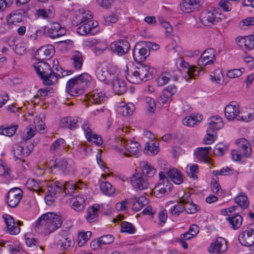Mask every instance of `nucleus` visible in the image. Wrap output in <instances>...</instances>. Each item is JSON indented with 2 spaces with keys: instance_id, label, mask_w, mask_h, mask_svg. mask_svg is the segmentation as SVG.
<instances>
[{
  "instance_id": "774afa93",
  "label": "nucleus",
  "mask_w": 254,
  "mask_h": 254,
  "mask_svg": "<svg viewBox=\"0 0 254 254\" xmlns=\"http://www.w3.org/2000/svg\"><path fill=\"white\" fill-rule=\"evenodd\" d=\"M195 119L194 117L190 116L184 119L183 120V123L186 126L192 127L196 124V122H195Z\"/></svg>"
},
{
  "instance_id": "c756f323",
  "label": "nucleus",
  "mask_w": 254,
  "mask_h": 254,
  "mask_svg": "<svg viewBox=\"0 0 254 254\" xmlns=\"http://www.w3.org/2000/svg\"><path fill=\"white\" fill-rule=\"evenodd\" d=\"M159 164L161 168L164 171H160L158 175H165V174H166V175H182V172L177 168H168L165 162L163 160L160 161Z\"/></svg>"
},
{
  "instance_id": "f257e3e1",
  "label": "nucleus",
  "mask_w": 254,
  "mask_h": 254,
  "mask_svg": "<svg viewBox=\"0 0 254 254\" xmlns=\"http://www.w3.org/2000/svg\"><path fill=\"white\" fill-rule=\"evenodd\" d=\"M62 223L60 216L53 212H48L43 214L36 220L35 229L37 231L42 227L46 234H50L60 228Z\"/></svg>"
},
{
  "instance_id": "864d4df0",
  "label": "nucleus",
  "mask_w": 254,
  "mask_h": 254,
  "mask_svg": "<svg viewBox=\"0 0 254 254\" xmlns=\"http://www.w3.org/2000/svg\"><path fill=\"white\" fill-rule=\"evenodd\" d=\"M36 14L38 17L46 19L52 16V9H39L36 11Z\"/></svg>"
},
{
  "instance_id": "423d86ee",
  "label": "nucleus",
  "mask_w": 254,
  "mask_h": 254,
  "mask_svg": "<svg viewBox=\"0 0 254 254\" xmlns=\"http://www.w3.org/2000/svg\"><path fill=\"white\" fill-rule=\"evenodd\" d=\"M236 143L239 144L241 154H239L236 150L232 151L231 154L233 160L236 161H240L242 156L249 157L251 154V147L248 141L245 138H241L240 140H237Z\"/></svg>"
},
{
  "instance_id": "37998d69",
  "label": "nucleus",
  "mask_w": 254,
  "mask_h": 254,
  "mask_svg": "<svg viewBox=\"0 0 254 254\" xmlns=\"http://www.w3.org/2000/svg\"><path fill=\"white\" fill-rule=\"evenodd\" d=\"M171 74L169 72H163L161 73L157 78L156 82L159 86H163L169 82L170 80Z\"/></svg>"
},
{
  "instance_id": "e433bc0d",
  "label": "nucleus",
  "mask_w": 254,
  "mask_h": 254,
  "mask_svg": "<svg viewBox=\"0 0 254 254\" xmlns=\"http://www.w3.org/2000/svg\"><path fill=\"white\" fill-rule=\"evenodd\" d=\"M100 188L104 194L109 196L113 194L115 191V189L113 188L112 185L107 182H102L100 185Z\"/></svg>"
},
{
  "instance_id": "412c9836",
  "label": "nucleus",
  "mask_w": 254,
  "mask_h": 254,
  "mask_svg": "<svg viewBox=\"0 0 254 254\" xmlns=\"http://www.w3.org/2000/svg\"><path fill=\"white\" fill-rule=\"evenodd\" d=\"M211 149V147L197 148L195 151V154L197 159L202 162L209 163L210 158L208 156V154Z\"/></svg>"
},
{
  "instance_id": "0e129e2a",
  "label": "nucleus",
  "mask_w": 254,
  "mask_h": 254,
  "mask_svg": "<svg viewBox=\"0 0 254 254\" xmlns=\"http://www.w3.org/2000/svg\"><path fill=\"white\" fill-rule=\"evenodd\" d=\"M97 78L101 81H105L108 75L107 72L103 71L102 69L97 68L95 71Z\"/></svg>"
},
{
  "instance_id": "ddd939ff",
  "label": "nucleus",
  "mask_w": 254,
  "mask_h": 254,
  "mask_svg": "<svg viewBox=\"0 0 254 254\" xmlns=\"http://www.w3.org/2000/svg\"><path fill=\"white\" fill-rule=\"evenodd\" d=\"M55 53L54 47L52 45H47L41 47L36 51L35 57L39 61L50 59Z\"/></svg>"
},
{
  "instance_id": "a878e982",
  "label": "nucleus",
  "mask_w": 254,
  "mask_h": 254,
  "mask_svg": "<svg viewBox=\"0 0 254 254\" xmlns=\"http://www.w3.org/2000/svg\"><path fill=\"white\" fill-rule=\"evenodd\" d=\"M135 201L133 203L132 209L134 211L137 212L140 211L143 206L148 203V200L145 195H141L138 197L134 196Z\"/></svg>"
},
{
  "instance_id": "72a5a7b5",
  "label": "nucleus",
  "mask_w": 254,
  "mask_h": 254,
  "mask_svg": "<svg viewBox=\"0 0 254 254\" xmlns=\"http://www.w3.org/2000/svg\"><path fill=\"white\" fill-rule=\"evenodd\" d=\"M73 60V64L74 68L79 70L81 68L83 65V60L81 53L79 51L74 52L72 56Z\"/></svg>"
},
{
  "instance_id": "a19ab883",
  "label": "nucleus",
  "mask_w": 254,
  "mask_h": 254,
  "mask_svg": "<svg viewBox=\"0 0 254 254\" xmlns=\"http://www.w3.org/2000/svg\"><path fill=\"white\" fill-rule=\"evenodd\" d=\"M184 210L188 214H194L200 209V207L197 204H194L192 200L184 205Z\"/></svg>"
},
{
  "instance_id": "c85d7f7f",
  "label": "nucleus",
  "mask_w": 254,
  "mask_h": 254,
  "mask_svg": "<svg viewBox=\"0 0 254 254\" xmlns=\"http://www.w3.org/2000/svg\"><path fill=\"white\" fill-rule=\"evenodd\" d=\"M105 94L102 92H94L89 98V101L95 104H102L107 99Z\"/></svg>"
},
{
  "instance_id": "393cba45",
  "label": "nucleus",
  "mask_w": 254,
  "mask_h": 254,
  "mask_svg": "<svg viewBox=\"0 0 254 254\" xmlns=\"http://www.w3.org/2000/svg\"><path fill=\"white\" fill-rule=\"evenodd\" d=\"M85 200L82 195L77 196L76 197L72 198L71 200V207L77 212H81L83 211L85 208Z\"/></svg>"
},
{
  "instance_id": "680f3d73",
  "label": "nucleus",
  "mask_w": 254,
  "mask_h": 254,
  "mask_svg": "<svg viewBox=\"0 0 254 254\" xmlns=\"http://www.w3.org/2000/svg\"><path fill=\"white\" fill-rule=\"evenodd\" d=\"M218 182L219 181L217 176H214V177L212 178L211 187L213 192L217 193L220 190V187Z\"/></svg>"
},
{
  "instance_id": "b1692460",
  "label": "nucleus",
  "mask_w": 254,
  "mask_h": 254,
  "mask_svg": "<svg viewBox=\"0 0 254 254\" xmlns=\"http://www.w3.org/2000/svg\"><path fill=\"white\" fill-rule=\"evenodd\" d=\"M125 150L132 154L138 157L140 150V144L132 140L127 141L125 144Z\"/></svg>"
},
{
  "instance_id": "3c124183",
  "label": "nucleus",
  "mask_w": 254,
  "mask_h": 254,
  "mask_svg": "<svg viewBox=\"0 0 254 254\" xmlns=\"http://www.w3.org/2000/svg\"><path fill=\"white\" fill-rule=\"evenodd\" d=\"M158 21L159 23L166 29V35L169 36L173 31V28L169 22L166 21L163 18L158 17Z\"/></svg>"
},
{
  "instance_id": "7ed1b4c3",
  "label": "nucleus",
  "mask_w": 254,
  "mask_h": 254,
  "mask_svg": "<svg viewBox=\"0 0 254 254\" xmlns=\"http://www.w3.org/2000/svg\"><path fill=\"white\" fill-rule=\"evenodd\" d=\"M156 72L154 68L145 64H141L139 66L135 67L131 74L127 73L126 78L129 82L133 84H139L143 81L152 79Z\"/></svg>"
},
{
  "instance_id": "9d476101",
  "label": "nucleus",
  "mask_w": 254,
  "mask_h": 254,
  "mask_svg": "<svg viewBox=\"0 0 254 254\" xmlns=\"http://www.w3.org/2000/svg\"><path fill=\"white\" fill-rule=\"evenodd\" d=\"M239 241L242 245L245 247L254 246V225H250L248 230L240 234Z\"/></svg>"
},
{
  "instance_id": "cd10ccee",
  "label": "nucleus",
  "mask_w": 254,
  "mask_h": 254,
  "mask_svg": "<svg viewBox=\"0 0 254 254\" xmlns=\"http://www.w3.org/2000/svg\"><path fill=\"white\" fill-rule=\"evenodd\" d=\"M173 204V202L170 201L166 203V207L169 208L170 213L174 216L177 217L182 213L185 209V206L178 202L177 204L169 207L170 205Z\"/></svg>"
},
{
  "instance_id": "69168bd1",
  "label": "nucleus",
  "mask_w": 254,
  "mask_h": 254,
  "mask_svg": "<svg viewBox=\"0 0 254 254\" xmlns=\"http://www.w3.org/2000/svg\"><path fill=\"white\" fill-rule=\"evenodd\" d=\"M166 177L169 179V182L171 181L176 185H180L184 181L183 176H166Z\"/></svg>"
},
{
  "instance_id": "a18cd8bd",
  "label": "nucleus",
  "mask_w": 254,
  "mask_h": 254,
  "mask_svg": "<svg viewBox=\"0 0 254 254\" xmlns=\"http://www.w3.org/2000/svg\"><path fill=\"white\" fill-rule=\"evenodd\" d=\"M92 233L90 231L81 232L78 233V245L82 246L91 237Z\"/></svg>"
},
{
  "instance_id": "6e6552de",
  "label": "nucleus",
  "mask_w": 254,
  "mask_h": 254,
  "mask_svg": "<svg viewBox=\"0 0 254 254\" xmlns=\"http://www.w3.org/2000/svg\"><path fill=\"white\" fill-rule=\"evenodd\" d=\"M55 243L61 250H65L72 247L73 241L68 237V231L63 230L56 236Z\"/></svg>"
},
{
  "instance_id": "6ab92c4d",
  "label": "nucleus",
  "mask_w": 254,
  "mask_h": 254,
  "mask_svg": "<svg viewBox=\"0 0 254 254\" xmlns=\"http://www.w3.org/2000/svg\"><path fill=\"white\" fill-rule=\"evenodd\" d=\"M3 218L6 225L7 231L11 235H17L20 231V228L15 225L14 219L9 215L5 214Z\"/></svg>"
},
{
  "instance_id": "9b49d317",
  "label": "nucleus",
  "mask_w": 254,
  "mask_h": 254,
  "mask_svg": "<svg viewBox=\"0 0 254 254\" xmlns=\"http://www.w3.org/2000/svg\"><path fill=\"white\" fill-rule=\"evenodd\" d=\"M130 48L129 42L124 39L115 41L111 44V49L113 52L120 56L127 53L129 50Z\"/></svg>"
},
{
  "instance_id": "bf43d9fd",
  "label": "nucleus",
  "mask_w": 254,
  "mask_h": 254,
  "mask_svg": "<svg viewBox=\"0 0 254 254\" xmlns=\"http://www.w3.org/2000/svg\"><path fill=\"white\" fill-rule=\"evenodd\" d=\"M242 73L241 69H233L228 71L227 76L229 78H234L241 76Z\"/></svg>"
},
{
  "instance_id": "7c9ffc66",
  "label": "nucleus",
  "mask_w": 254,
  "mask_h": 254,
  "mask_svg": "<svg viewBox=\"0 0 254 254\" xmlns=\"http://www.w3.org/2000/svg\"><path fill=\"white\" fill-rule=\"evenodd\" d=\"M134 105L131 103L119 107L118 111L119 113L123 116H128L131 115L135 111Z\"/></svg>"
},
{
  "instance_id": "de8ad7c7",
  "label": "nucleus",
  "mask_w": 254,
  "mask_h": 254,
  "mask_svg": "<svg viewBox=\"0 0 254 254\" xmlns=\"http://www.w3.org/2000/svg\"><path fill=\"white\" fill-rule=\"evenodd\" d=\"M228 149V146L224 145L222 143H219L215 145L213 149V153L216 155L222 156Z\"/></svg>"
},
{
  "instance_id": "a211bd4d",
  "label": "nucleus",
  "mask_w": 254,
  "mask_h": 254,
  "mask_svg": "<svg viewBox=\"0 0 254 254\" xmlns=\"http://www.w3.org/2000/svg\"><path fill=\"white\" fill-rule=\"evenodd\" d=\"M112 86L115 94L122 95L126 93L127 86L125 81L117 77H114L112 80Z\"/></svg>"
},
{
  "instance_id": "473e14b6",
  "label": "nucleus",
  "mask_w": 254,
  "mask_h": 254,
  "mask_svg": "<svg viewBox=\"0 0 254 254\" xmlns=\"http://www.w3.org/2000/svg\"><path fill=\"white\" fill-rule=\"evenodd\" d=\"M61 123L64 127L70 129H74L78 126L77 120L71 117L64 118L62 119Z\"/></svg>"
},
{
  "instance_id": "1a4fd4ad",
  "label": "nucleus",
  "mask_w": 254,
  "mask_h": 254,
  "mask_svg": "<svg viewBox=\"0 0 254 254\" xmlns=\"http://www.w3.org/2000/svg\"><path fill=\"white\" fill-rule=\"evenodd\" d=\"M23 195L22 190L19 188L10 189L7 194V203L9 207L15 208L19 203Z\"/></svg>"
},
{
  "instance_id": "f8f14e48",
  "label": "nucleus",
  "mask_w": 254,
  "mask_h": 254,
  "mask_svg": "<svg viewBox=\"0 0 254 254\" xmlns=\"http://www.w3.org/2000/svg\"><path fill=\"white\" fill-rule=\"evenodd\" d=\"M159 177L160 182L159 184L158 187L156 189V190L154 191L158 197H161L167 194L172 186L171 183L169 182V179L166 177V176H159Z\"/></svg>"
},
{
  "instance_id": "09e8293b",
  "label": "nucleus",
  "mask_w": 254,
  "mask_h": 254,
  "mask_svg": "<svg viewBox=\"0 0 254 254\" xmlns=\"http://www.w3.org/2000/svg\"><path fill=\"white\" fill-rule=\"evenodd\" d=\"M99 245H100V248H102L106 245L112 243L114 240V237L111 235H104L99 239Z\"/></svg>"
},
{
  "instance_id": "39448f33",
  "label": "nucleus",
  "mask_w": 254,
  "mask_h": 254,
  "mask_svg": "<svg viewBox=\"0 0 254 254\" xmlns=\"http://www.w3.org/2000/svg\"><path fill=\"white\" fill-rule=\"evenodd\" d=\"M224 112L226 118L229 121L236 119L238 121L248 122L254 119V111L253 113H249L247 116L241 115L238 104L235 102L227 105Z\"/></svg>"
},
{
  "instance_id": "c9c22d12",
  "label": "nucleus",
  "mask_w": 254,
  "mask_h": 254,
  "mask_svg": "<svg viewBox=\"0 0 254 254\" xmlns=\"http://www.w3.org/2000/svg\"><path fill=\"white\" fill-rule=\"evenodd\" d=\"M226 220L229 222L233 229H237L241 225L243 218L241 215L237 214L234 216L227 217Z\"/></svg>"
},
{
  "instance_id": "79ce46f5",
  "label": "nucleus",
  "mask_w": 254,
  "mask_h": 254,
  "mask_svg": "<svg viewBox=\"0 0 254 254\" xmlns=\"http://www.w3.org/2000/svg\"><path fill=\"white\" fill-rule=\"evenodd\" d=\"M0 245L1 247L8 248L11 254H15L20 252L19 247L14 246L12 243L9 241L1 240L0 241Z\"/></svg>"
},
{
  "instance_id": "f704fd0d",
  "label": "nucleus",
  "mask_w": 254,
  "mask_h": 254,
  "mask_svg": "<svg viewBox=\"0 0 254 254\" xmlns=\"http://www.w3.org/2000/svg\"><path fill=\"white\" fill-rule=\"evenodd\" d=\"M80 185L75 184L73 182H65L64 187V191L65 194L71 195L74 192V191L76 188H80V186L83 184V182L80 181Z\"/></svg>"
},
{
  "instance_id": "f03ea898",
  "label": "nucleus",
  "mask_w": 254,
  "mask_h": 254,
  "mask_svg": "<svg viewBox=\"0 0 254 254\" xmlns=\"http://www.w3.org/2000/svg\"><path fill=\"white\" fill-rule=\"evenodd\" d=\"M92 77L87 73H83L69 80L66 85V90L71 96H78L84 93L91 83Z\"/></svg>"
},
{
  "instance_id": "5701e85b",
  "label": "nucleus",
  "mask_w": 254,
  "mask_h": 254,
  "mask_svg": "<svg viewBox=\"0 0 254 254\" xmlns=\"http://www.w3.org/2000/svg\"><path fill=\"white\" fill-rule=\"evenodd\" d=\"M31 149L28 147L25 148L22 146H17L16 148L13 150V154L15 160L19 159L21 160L24 157H27L32 151L33 146L31 145Z\"/></svg>"
},
{
  "instance_id": "ea45409f",
  "label": "nucleus",
  "mask_w": 254,
  "mask_h": 254,
  "mask_svg": "<svg viewBox=\"0 0 254 254\" xmlns=\"http://www.w3.org/2000/svg\"><path fill=\"white\" fill-rule=\"evenodd\" d=\"M235 202L242 208H246L248 206V198L244 193H240L235 198Z\"/></svg>"
},
{
  "instance_id": "4be33fe9",
  "label": "nucleus",
  "mask_w": 254,
  "mask_h": 254,
  "mask_svg": "<svg viewBox=\"0 0 254 254\" xmlns=\"http://www.w3.org/2000/svg\"><path fill=\"white\" fill-rule=\"evenodd\" d=\"M23 11L18 9L14 11L7 16L6 20L8 25L16 24L21 22L23 18Z\"/></svg>"
},
{
  "instance_id": "4d7b16f0",
  "label": "nucleus",
  "mask_w": 254,
  "mask_h": 254,
  "mask_svg": "<svg viewBox=\"0 0 254 254\" xmlns=\"http://www.w3.org/2000/svg\"><path fill=\"white\" fill-rule=\"evenodd\" d=\"M246 39V49L250 50L253 49L254 47V36L250 35L245 36Z\"/></svg>"
},
{
  "instance_id": "2eb2a0df",
  "label": "nucleus",
  "mask_w": 254,
  "mask_h": 254,
  "mask_svg": "<svg viewBox=\"0 0 254 254\" xmlns=\"http://www.w3.org/2000/svg\"><path fill=\"white\" fill-rule=\"evenodd\" d=\"M227 249V245L226 240L219 237L210 244L208 251L210 253H223Z\"/></svg>"
},
{
  "instance_id": "0eeeda50",
  "label": "nucleus",
  "mask_w": 254,
  "mask_h": 254,
  "mask_svg": "<svg viewBox=\"0 0 254 254\" xmlns=\"http://www.w3.org/2000/svg\"><path fill=\"white\" fill-rule=\"evenodd\" d=\"M134 60L137 63L143 62L150 55V51L145 46V41L138 42L132 50Z\"/></svg>"
},
{
  "instance_id": "4c0bfd02",
  "label": "nucleus",
  "mask_w": 254,
  "mask_h": 254,
  "mask_svg": "<svg viewBox=\"0 0 254 254\" xmlns=\"http://www.w3.org/2000/svg\"><path fill=\"white\" fill-rule=\"evenodd\" d=\"M148 151H150L154 155L157 154L159 151V143L153 141L147 142L143 152L146 154Z\"/></svg>"
},
{
  "instance_id": "f3484780",
  "label": "nucleus",
  "mask_w": 254,
  "mask_h": 254,
  "mask_svg": "<svg viewBox=\"0 0 254 254\" xmlns=\"http://www.w3.org/2000/svg\"><path fill=\"white\" fill-rule=\"evenodd\" d=\"M131 183L134 188L139 190H145L149 186L146 176H132Z\"/></svg>"
},
{
  "instance_id": "bb28decb",
  "label": "nucleus",
  "mask_w": 254,
  "mask_h": 254,
  "mask_svg": "<svg viewBox=\"0 0 254 254\" xmlns=\"http://www.w3.org/2000/svg\"><path fill=\"white\" fill-rule=\"evenodd\" d=\"M86 220L90 223L95 221L98 217L99 214V205H93L89 207L86 210Z\"/></svg>"
},
{
  "instance_id": "49530a36",
  "label": "nucleus",
  "mask_w": 254,
  "mask_h": 254,
  "mask_svg": "<svg viewBox=\"0 0 254 254\" xmlns=\"http://www.w3.org/2000/svg\"><path fill=\"white\" fill-rule=\"evenodd\" d=\"M140 167L143 175H153L156 173V169L144 162L140 164Z\"/></svg>"
},
{
  "instance_id": "58836bf2",
  "label": "nucleus",
  "mask_w": 254,
  "mask_h": 254,
  "mask_svg": "<svg viewBox=\"0 0 254 254\" xmlns=\"http://www.w3.org/2000/svg\"><path fill=\"white\" fill-rule=\"evenodd\" d=\"M90 23L91 22H87L83 24H80V26L77 28V33L81 35L91 33L92 27Z\"/></svg>"
},
{
  "instance_id": "13d9d810",
  "label": "nucleus",
  "mask_w": 254,
  "mask_h": 254,
  "mask_svg": "<svg viewBox=\"0 0 254 254\" xmlns=\"http://www.w3.org/2000/svg\"><path fill=\"white\" fill-rule=\"evenodd\" d=\"M177 92V88L174 85H169L165 88L163 90L165 95L167 97H171Z\"/></svg>"
},
{
  "instance_id": "20e7f679",
  "label": "nucleus",
  "mask_w": 254,
  "mask_h": 254,
  "mask_svg": "<svg viewBox=\"0 0 254 254\" xmlns=\"http://www.w3.org/2000/svg\"><path fill=\"white\" fill-rule=\"evenodd\" d=\"M37 74L43 80V83L47 85H52L57 83L60 75L55 73L49 64L40 61L33 64Z\"/></svg>"
},
{
  "instance_id": "aec40b11",
  "label": "nucleus",
  "mask_w": 254,
  "mask_h": 254,
  "mask_svg": "<svg viewBox=\"0 0 254 254\" xmlns=\"http://www.w3.org/2000/svg\"><path fill=\"white\" fill-rule=\"evenodd\" d=\"M93 18L91 14H89V12L86 11L83 9H80L78 13H76L73 20V23L76 26L80 24L86 23V21H89Z\"/></svg>"
},
{
  "instance_id": "603ef678",
  "label": "nucleus",
  "mask_w": 254,
  "mask_h": 254,
  "mask_svg": "<svg viewBox=\"0 0 254 254\" xmlns=\"http://www.w3.org/2000/svg\"><path fill=\"white\" fill-rule=\"evenodd\" d=\"M86 138L89 142H93L98 146L101 145L103 142L101 137L93 132L91 135L87 134Z\"/></svg>"
},
{
  "instance_id": "dca6fc26",
  "label": "nucleus",
  "mask_w": 254,
  "mask_h": 254,
  "mask_svg": "<svg viewBox=\"0 0 254 254\" xmlns=\"http://www.w3.org/2000/svg\"><path fill=\"white\" fill-rule=\"evenodd\" d=\"M66 33L65 29L62 27L60 23L54 22L48 28L47 34L52 39L60 37Z\"/></svg>"
},
{
  "instance_id": "8fccbe9b",
  "label": "nucleus",
  "mask_w": 254,
  "mask_h": 254,
  "mask_svg": "<svg viewBox=\"0 0 254 254\" xmlns=\"http://www.w3.org/2000/svg\"><path fill=\"white\" fill-rule=\"evenodd\" d=\"M215 50L212 48H208L205 50L201 54L202 57L210 60V62H214L215 61Z\"/></svg>"
},
{
  "instance_id": "4468645a",
  "label": "nucleus",
  "mask_w": 254,
  "mask_h": 254,
  "mask_svg": "<svg viewBox=\"0 0 254 254\" xmlns=\"http://www.w3.org/2000/svg\"><path fill=\"white\" fill-rule=\"evenodd\" d=\"M200 20L201 23L206 26H210L221 21V18L217 17L216 13L208 10L201 13Z\"/></svg>"
},
{
  "instance_id": "338daca9",
  "label": "nucleus",
  "mask_w": 254,
  "mask_h": 254,
  "mask_svg": "<svg viewBox=\"0 0 254 254\" xmlns=\"http://www.w3.org/2000/svg\"><path fill=\"white\" fill-rule=\"evenodd\" d=\"M41 182L39 180H36L34 179H29L26 182L27 187L32 188H38L41 185Z\"/></svg>"
},
{
  "instance_id": "c03bdc74",
  "label": "nucleus",
  "mask_w": 254,
  "mask_h": 254,
  "mask_svg": "<svg viewBox=\"0 0 254 254\" xmlns=\"http://www.w3.org/2000/svg\"><path fill=\"white\" fill-rule=\"evenodd\" d=\"M121 231L122 233L132 234L135 232V228L130 223L124 221L121 223Z\"/></svg>"
},
{
  "instance_id": "6e6d98bb",
  "label": "nucleus",
  "mask_w": 254,
  "mask_h": 254,
  "mask_svg": "<svg viewBox=\"0 0 254 254\" xmlns=\"http://www.w3.org/2000/svg\"><path fill=\"white\" fill-rule=\"evenodd\" d=\"M65 144V141L63 138L57 139L51 145L50 148V151H55L59 148L60 146L62 145L64 146Z\"/></svg>"
},
{
  "instance_id": "e2e57ef3",
  "label": "nucleus",
  "mask_w": 254,
  "mask_h": 254,
  "mask_svg": "<svg viewBox=\"0 0 254 254\" xmlns=\"http://www.w3.org/2000/svg\"><path fill=\"white\" fill-rule=\"evenodd\" d=\"M10 169L7 164L0 159V175H9Z\"/></svg>"
},
{
  "instance_id": "2f4dec72",
  "label": "nucleus",
  "mask_w": 254,
  "mask_h": 254,
  "mask_svg": "<svg viewBox=\"0 0 254 254\" xmlns=\"http://www.w3.org/2000/svg\"><path fill=\"white\" fill-rule=\"evenodd\" d=\"M18 128V126L17 125L7 127L1 126H0V134L11 137L15 133Z\"/></svg>"
},
{
  "instance_id": "5fc2aeb1",
  "label": "nucleus",
  "mask_w": 254,
  "mask_h": 254,
  "mask_svg": "<svg viewBox=\"0 0 254 254\" xmlns=\"http://www.w3.org/2000/svg\"><path fill=\"white\" fill-rule=\"evenodd\" d=\"M67 162L65 159H58L55 160L54 166L59 168L60 170H64L66 168Z\"/></svg>"
},
{
  "instance_id": "052dcab7",
  "label": "nucleus",
  "mask_w": 254,
  "mask_h": 254,
  "mask_svg": "<svg viewBox=\"0 0 254 254\" xmlns=\"http://www.w3.org/2000/svg\"><path fill=\"white\" fill-rule=\"evenodd\" d=\"M145 102L148 106V111L154 112L156 109V104L154 100L151 97H147L145 98Z\"/></svg>"
}]
</instances>
